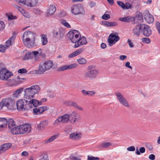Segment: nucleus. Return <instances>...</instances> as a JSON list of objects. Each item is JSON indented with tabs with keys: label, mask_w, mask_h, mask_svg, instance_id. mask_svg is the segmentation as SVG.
I'll use <instances>...</instances> for the list:
<instances>
[{
	"label": "nucleus",
	"mask_w": 160,
	"mask_h": 160,
	"mask_svg": "<svg viewBox=\"0 0 160 160\" xmlns=\"http://www.w3.org/2000/svg\"><path fill=\"white\" fill-rule=\"evenodd\" d=\"M35 36L30 31L25 32L22 36V40L24 45L27 47L32 48L35 44Z\"/></svg>",
	"instance_id": "obj_1"
},
{
	"label": "nucleus",
	"mask_w": 160,
	"mask_h": 160,
	"mask_svg": "<svg viewBox=\"0 0 160 160\" xmlns=\"http://www.w3.org/2000/svg\"><path fill=\"white\" fill-rule=\"evenodd\" d=\"M40 89V88L38 85H33L25 89L24 90V98L27 99L33 98L35 94H38L39 92Z\"/></svg>",
	"instance_id": "obj_2"
},
{
	"label": "nucleus",
	"mask_w": 160,
	"mask_h": 160,
	"mask_svg": "<svg viewBox=\"0 0 160 160\" xmlns=\"http://www.w3.org/2000/svg\"><path fill=\"white\" fill-rule=\"evenodd\" d=\"M52 62L50 60H47L40 63L37 72L38 74H43L46 71L50 70L53 65Z\"/></svg>",
	"instance_id": "obj_3"
},
{
	"label": "nucleus",
	"mask_w": 160,
	"mask_h": 160,
	"mask_svg": "<svg viewBox=\"0 0 160 160\" xmlns=\"http://www.w3.org/2000/svg\"><path fill=\"white\" fill-rule=\"evenodd\" d=\"M28 101L21 99L17 101L16 103L17 109L18 111H26L31 108L28 104Z\"/></svg>",
	"instance_id": "obj_4"
},
{
	"label": "nucleus",
	"mask_w": 160,
	"mask_h": 160,
	"mask_svg": "<svg viewBox=\"0 0 160 160\" xmlns=\"http://www.w3.org/2000/svg\"><path fill=\"white\" fill-rule=\"evenodd\" d=\"M92 66H89L87 68L88 71L86 72L84 76L86 78L94 79L96 78L98 73L97 70L92 68Z\"/></svg>",
	"instance_id": "obj_5"
},
{
	"label": "nucleus",
	"mask_w": 160,
	"mask_h": 160,
	"mask_svg": "<svg viewBox=\"0 0 160 160\" xmlns=\"http://www.w3.org/2000/svg\"><path fill=\"white\" fill-rule=\"evenodd\" d=\"M72 13L74 15L82 14L84 11V8L81 4H74L71 8Z\"/></svg>",
	"instance_id": "obj_6"
},
{
	"label": "nucleus",
	"mask_w": 160,
	"mask_h": 160,
	"mask_svg": "<svg viewBox=\"0 0 160 160\" xmlns=\"http://www.w3.org/2000/svg\"><path fill=\"white\" fill-rule=\"evenodd\" d=\"M78 31L74 30L70 31L67 33V36L69 39L73 43H78L79 39V35L78 34Z\"/></svg>",
	"instance_id": "obj_7"
},
{
	"label": "nucleus",
	"mask_w": 160,
	"mask_h": 160,
	"mask_svg": "<svg viewBox=\"0 0 160 160\" xmlns=\"http://www.w3.org/2000/svg\"><path fill=\"white\" fill-rule=\"evenodd\" d=\"M114 94L117 97V99L121 104L126 107L128 108L130 107L128 101L121 93L116 92Z\"/></svg>",
	"instance_id": "obj_8"
},
{
	"label": "nucleus",
	"mask_w": 160,
	"mask_h": 160,
	"mask_svg": "<svg viewBox=\"0 0 160 160\" xmlns=\"http://www.w3.org/2000/svg\"><path fill=\"white\" fill-rule=\"evenodd\" d=\"M117 34V32H114L109 35L108 39V42L109 46H112L119 40L120 39L119 37L116 35Z\"/></svg>",
	"instance_id": "obj_9"
},
{
	"label": "nucleus",
	"mask_w": 160,
	"mask_h": 160,
	"mask_svg": "<svg viewBox=\"0 0 160 160\" xmlns=\"http://www.w3.org/2000/svg\"><path fill=\"white\" fill-rule=\"evenodd\" d=\"M70 116L69 114H65L64 115L58 117L55 121L54 124L55 125H58L60 122L63 123H67L70 120Z\"/></svg>",
	"instance_id": "obj_10"
},
{
	"label": "nucleus",
	"mask_w": 160,
	"mask_h": 160,
	"mask_svg": "<svg viewBox=\"0 0 160 160\" xmlns=\"http://www.w3.org/2000/svg\"><path fill=\"white\" fill-rule=\"evenodd\" d=\"M70 116L69 122L72 124H75L80 119V115L75 112L73 111L69 114Z\"/></svg>",
	"instance_id": "obj_11"
},
{
	"label": "nucleus",
	"mask_w": 160,
	"mask_h": 160,
	"mask_svg": "<svg viewBox=\"0 0 160 160\" xmlns=\"http://www.w3.org/2000/svg\"><path fill=\"white\" fill-rule=\"evenodd\" d=\"M20 134H23L25 132H29L31 129V126L29 124H26L18 125Z\"/></svg>",
	"instance_id": "obj_12"
},
{
	"label": "nucleus",
	"mask_w": 160,
	"mask_h": 160,
	"mask_svg": "<svg viewBox=\"0 0 160 160\" xmlns=\"http://www.w3.org/2000/svg\"><path fill=\"white\" fill-rule=\"evenodd\" d=\"M12 74V72L8 71L5 68H2L0 71V77L2 78L3 80H7Z\"/></svg>",
	"instance_id": "obj_13"
},
{
	"label": "nucleus",
	"mask_w": 160,
	"mask_h": 160,
	"mask_svg": "<svg viewBox=\"0 0 160 160\" xmlns=\"http://www.w3.org/2000/svg\"><path fill=\"white\" fill-rule=\"evenodd\" d=\"M141 31L143 35L147 37H149L152 33V31L149 26L145 24H142V29Z\"/></svg>",
	"instance_id": "obj_14"
},
{
	"label": "nucleus",
	"mask_w": 160,
	"mask_h": 160,
	"mask_svg": "<svg viewBox=\"0 0 160 160\" xmlns=\"http://www.w3.org/2000/svg\"><path fill=\"white\" fill-rule=\"evenodd\" d=\"M32 54L33 55L35 61H39L42 60V59L43 58V56H44V54L42 52H39L38 51H34L32 52Z\"/></svg>",
	"instance_id": "obj_15"
},
{
	"label": "nucleus",
	"mask_w": 160,
	"mask_h": 160,
	"mask_svg": "<svg viewBox=\"0 0 160 160\" xmlns=\"http://www.w3.org/2000/svg\"><path fill=\"white\" fill-rule=\"evenodd\" d=\"M49 108L46 106L40 107L38 108H34L33 109L34 114L39 115L44 112L45 110L48 109Z\"/></svg>",
	"instance_id": "obj_16"
},
{
	"label": "nucleus",
	"mask_w": 160,
	"mask_h": 160,
	"mask_svg": "<svg viewBox=\"0 0 160 160\" xmlns=\"http://www.w3.org/2000/svg\"><path fill=\"white\" fill-rule=\"evenodd\" d=\"M77 67V64L75 63L72 64L68 65H64L58 69V71H63L68 69L74 68Z\"/></svg>",
	"instance_id": "obj_17"
},
{
	"label": "nucleus",
	"mask_w": 160,
	"mask_h": 160,
	"mask_svg": "<svg viewBox=\"0 0 160 160\" xmlns=\"http://www.w3.org/2000/svg\"><path fill=\"white\" fill-rule=\"evenodd\" d=\"M134 20L137 22L138 23L142 22L143 21L142 14L140 12H137L134 17H133Z\"/></svg>",
	"instance_id": "obj_18"
},
{
	"label": "nucleus",
	"mask_w": 160,
	"mask_h": 160,
	"mask_svg": "<svg viewBox=\"0 0 160 160\" xmlns=\"http://www.w3.org/2000/svg\"><path fill=\"white\" fill-rule=\"evenodd\" d=\"M142 29V24H138L136 26L133 30V34L137 37L140 35V33Z\"/></svg>",
	"instance_id": "obj_19"
},
{
	"label": "nucleus",
	"mask_w": 160,
	"mask_h": 160,
	"mask_svg": "<svg viewBox=\"0 0 160 160\" xmlns=\"http://www.w3.org/2000/svg\"><path fill=\"white\" fill-rule=\"evenodd\" d=\"M12 146V143H7L2 145L0 147V154L8 149Z\"/></svg>",
	"instance_id": "obj_20"
},
{
	"label": "nucleus",
	"mask_w": 160,
	"mask_h": 160,
	"mask_svg": "<svg viewBox=\"0 0 160 160\" xmlns=\"http://www.w3.org/2000/svg\"><path fill=\"white\" fill-rule=\"evenodd\" d=\"M87 43V42L86 38L84 37H82L81 38H79L78 42L77 44H75L74 45V47L77 48L79 47L80 46L86 44Z\"/></svg>",
	"instance_id": "obj_21"
},
{
	"label": "nucleus",
	"mask_w": 160,
	"mask_h": 160,
	"mask_svg": "<svg viewBox=\"0 0 160 160\" xmlns=\"http://www.w3.org/2000/svg\"><path fill=\"white\" fill-rule=\"evenodd\" d=\"M53 34L54 37H57L59 39L62 38L64 36L63 32L60 30L58 31L54 30L53 32Z\"/></svg>",
	"instance_id": "obj_22"
},
{
	"label": "nucleus",
	"mask_w": 160,
	"mask_h": 160,
	"mask_svg": "<svg viewBox=\"0 0 160 160\" xmlns=\"http://www.w3.org/2000/svg\"><path fill=\"white\" fill-rule=\"evenodd\" d=\"M144 18L145 20L149 23H152L154 21L153 16L149 13V12L146 13L144 15Z\"/></svg>",
	"instance_id": "obj_23"
},
{
	"label": "nucleus",
	"mask_w": 160,
	"mask_h": 160,
	"mask_svg": "<svg viewBox=\"0 0 160 160\" xmlns=\"http://www.w3.org/2000/svg\"><path fill=\"white\" fill-rule=\"evenodd\" d=\"M81 137V134L77 132L71 133L69 135L70 139L76 140L79 139Z\"/></svg>",
	"instance_id": "obj_24"
},
{
	"label": "nucleus",
	"mask_w": 160,
	"mask_h": 160,
	"mask_svg": "<svg viewBox=\"0 0 160 160\" xmlns=\"http://www.w3.org/2000/svg\"><path fill=\"white\" fill-rule=\"evenodd\" d=\"M84 51L82 48H80L70 54L68 56L69 58H73L81 54Z\"/></svg>",
	"instance_id": "obj_25"
},
{
	"label": "nucleus",
	"mask_w": 160,
	"mask_h": 160,
	"mask_svg": "<svg viewBox=\"0 0 160 160\" xmlns=\"http://www.w3.org/2000/svg\"><path fill=\"white\" fill-rule=\"evenodd\" d=\"M119 20L122 22H132L134 20L133 17L131 16H128L123 18H119Z\"/></svg>",
	"instance_id": "obj_26"
},
{
	"label": "nucleus",
	"mask_w": 160,
	"mask_h": 160,
	"mask_svg": "<svg viewBox=\"0 0 160 160\" xmlns=\"http://www.w3.org/2000/svg\"><path fill=\"white\" fill-rule=\"evenodd\" d=\"M15 39V36L14 35L12 36L6 42V45L4 46L8 48L14 42Z\"/></svg>",
	"instance_id": "obj_27"
},
{
	"label": "nucleus",
	"mask_w": 160,
	"mask_h": 160,
	"mask_svg": "<svg viewBox=\"0 0 160 160\" xmlns=\"http://www.w3.org/2000/svg\"><path fill=\"white\" fill-rule=\"evenodd\" d=\"M8 121L6 118H0V129L7 126Z\"/></svg>",
	"instance_id": "obj_28"
},
{
	"label": "nucleus",
	"mask_w": 160,
	"mask_h": 160,
	"mask_svg": "<svg viewBox=\"0 0 160 160\" xmlns=\"http://www.w3.org/2000/svg\"><path fill=\"white\" fill-rule=\"evenodd\" d=\"M56 9V7L54 5H51L49 9L48 10L47 15L49 16L50 15L53 14Z\"/></svg>",
	"instance_id": "obj_29"
},
{
	"label": "nucleus",
	"mask_w": 160,
	"mask_h": 160,
	"mask_svg": "<svg viewBox=\"0 0 160 160\" xmlns=\"http://www.w3.org/2000/svg\"><path fill=\"white\" fill-rule=\"evenodd\" d=\"M82 92L84 96L88 95L92 96L95 94V92L94 91H87L84 89L82 90Z\"/></svg>",
	"instance_id": "obj_30"
},
{
	"label": "nucleus",
	"mask_w": 160,
	"mask_h": 160,
	"mask_svg": "<svg viewBox=\"0 0 160 160\" xmlns=\"http://www.w3.org/2000/svg\"><path fill=\"white\" fill-rule=\"evenodd\" d=\"M10 100L9 99H2L1 101L3 107H6L8 108L11 109L10 105Z\"/></svg>",
	"instance_id": "obj_31"
},
{
	"label": "nucleus",
	"mask_w": 160,
	"mask_h": 160,
	"mask_svg": "<svg viewBox=\"0 0 160 160\" xmlns=\"http://www.w3.org/2000/svg\"><path fill=\"white\" fill-rule=\"evenodd\" d=\"M28 104L31 107V105L33 104L34 107H37L38 105H40V102L38 101L35 99H32L30 101H28Z\"/></svg>",
	"instance_id": "obj_32"
},
{
	"label": "nucleus",
	"mask_w": 160,
	"mask_h": 160,
	"mask_svg": "<svg viewBox=\"0 0 160 160\" xmlns=\"http://www.w3.org/2000/svg\"><path fill=\"white\" fill-rule=\"evenodd\" d=\"M40 36L42 45H45L47 44L48 42L47 36L45 34H42Z\"/></svg>",
	"instance_id": "obj_33"
},
{
	"label": "nucleus",
	"mask_w": 160,
	"mask_h": 160,
	"mask_svg": "<svg viewBox=\"0 0 160 160\" xmlns=\"http://www.w3.org/2000/svg\"><path fill=\"white\" fill-rule=\"evenodd\" d=\"M28 2L27 6H29L30 7H34L36 5L38 2V0H28Z\"/></svg>",
	"instance_id": "obj_34"
},
{
	"label": "nucleus",
	"mask_w": 160,
	"mask_h": 160,
	"mask_svg": "<svg viewBox=\"0 0 160 160\" xmlns=\"http://www.w3.org/2000/svg\"><path fill=\"white\" fill-rule=\"evenodd\" d=\"M10 129L11 132L13 134H20L18 126H15Z\"/></svg>",
	"instance_id": "obj_35"
},
{
	"label": "nucleus",
	"mask_w": 160,
	"mask_h": 160,
	"mask_svg": "<svg viewBox=\"0 0 160 160\" xmlns=\"http://www.w3.org/2000/svg\"><path fill=\"white\" fill-rule=\"evenodd\" d=\"M112 145L110 142H103L99 145V147L101 148H107Z\"/></svg>",
	"instance_id": "obj_36"
},
{
	"label": "nucleus",
	"mask_w": 160,
	"mask_h": 160,
	"mask_svg": "<svg viewBox=\"0 0 160 160\" xmlns=\"http://www.w3.org/2000/svg\"><path fill=\"white\" fill-rule=\"evenodd\" d=\"M8 121V127L9 129H10L16 125V123L12 119H9Z\"/></svg>",
	"instance_id": "obj_37"
},
{
	"label": "nucleus",
	"mask_w": 160,
	"mask_h": 160,
	"mask_svg": "<svg viewBox=\"0 0 160 160\" xmlns=\"http://www.w3.org/2000/svg\"><path fill=\"white\" fill-rule=\"evenodd\" d=\"M68 104L69 105H71L75 107L79 110L82 111V108L78 106L76 102L73 101H69L68 102Z\"/></svg>",
	"instance_id": "obj_38"
},
{
	"label": "nucleus",
	"mask_w": 160,
	"mask_h": 160,
	"mask_svg": "<svg viewBox=\"0 0 160 160\" xmlns=\"http://www.w3.org/2000/svg\"><path fill=\"white\" fill-rule=\"evenodd\" d=\"M48 124V122L46 121H43L38 125V127L40 129H42L45 128Z\"/></svg>",
	"instance_id": "obj_39"
},
{
	"label": "nucleus",
	"mask_w": 160,
	"mask_h": 160,
	"mask_svg": "<svg viewBox=\"0 0 160 160\" xmlns=\"http://www.w3.org/2000/svg\"><path fill=\"white\" fill-rule=\"evenodd\" d=\"M145 149L144 147H142L140 148L138 151V148L136 149V154L138 155H139L140 154V153H144L145 152Z\"/></svg>",
	"instance_id": "obj_40"
},
{
	"label": "nucleus",
	"mask_w": 160,
	"mask_h": 160,
	"mask_svg": "<svg viewBox=\"0 0 160 160\" xmlns=\"http://www.w3.org/2000/svg\"><path fill=\"white\" fill-rule=\"evenodd\" d=\"M23 90V88H21L19 89L16 90L15 92L13 93V95L16 97H17L20 95V93H21L22 92Z\"/></svg>",
	"instance_id": "obj_41"
},
{
	"label": "nucleus",
	"mask_w": 160,
	"mask_h": 160,
	"mask_svg": "<svg viewBox=\"0 0 160 160\" xmlns=\"http://www.w3.org/2000/svg\"><path fill=\"white\" fill-rule=\"evenodd\" d=\"M58 137V135H54L52 136L51 137L49 138L46 141V142L47 143H48L49 142H51L53 141L54 140L57 138Z\"/></svg>",
	"instance_id": "obj_42"
},
{
	"label": "nucleus",
	"mask_w": 160,
	"mask_h": 160,
	"mask_svg": "<svg viewBox=\"0 0 160 160\" xmlns=\"http://www.w3.org/2000/svg\"><path fill=\"white\" fill-rule=\"evenodd\" d=\"M77 61L80 64H84L87 63V60L83 58H81L77 59Z\"/></svg>",
	"instance_id": "obj_43"
},
{
	"label": "nucleus",
	"mask_w": 160,
	"mask_h": 160,
	"mask_svg": "<svg viewBox=\"0 0 160 160\" xmlns=\"http://www.w3.org/2000/svg\"><path fill=\"white\" fill-rule=\"evenodd\" d=\"M18 3L21 5H26L27 6L28 0H16Z\"/></svg>",
	"instance_id": "obj_44"
},
{
	"label": "nucleus",
	"mask_w": 160,
	"mask_h": 160,
	"mask_svg": "<svg viewBox=\"0 0 160 160\" xmlns=\"http://www.w3.org/2000/svg\"><path fill=\"white\" fill-rule=\"evenodd\" d=\"M61 23L67 28H70L71 26L65 20L62 19L61 20Z\"/></svg>",
	"instance_id": "obj_45"
},
{
	"label": "nucleus",
	"mask_w": 160,
	"mask_h": 160,
	"mask_svg": "<svg viewBox=\"0 0 160 160\" xmlns=\"http://www.w3.org/2000/svg\"><path fill=\"white\" fill-rule=\"evenodd\" d=\"M32 54V52H27L25 53V55L24 57V60H27L31 58V55Z\"/></svg>",
	"instance_id": "obj_46"
},
{
	"label": "nucleus",
	"mask_w": 160,
	"mask_h": 160,
	"mask_svg": "<svg viewBox=\"0 0 160 160\" xmlns=\"http://www.w3.org/2000/svg\"><path fill=\"white\" fill-rule=\"evenodd\" d=\"M118 23L115 22H108V27H114L117 26Z\"/></svg>",
	"instance_id": "obj_47"
},
{
	"label": "nucleus",
	"mask_w": 160,
	"mask_h": 160,
	"mask_svg": "<svg viewBox=\"0 0 160 160\" xmlns=\"http://www.w3.org/2000/svg\"><path fill=\"white\" fill-rule=\"evenodd\" d=\"M125 6L124 7L123 9H129L131 8H132V5L129 2H126L124 4Z\"/></svg>",
	"instance_id": "obj_48"
},
{
	"label": "nucleus",
	"mask_w": 160,
	"mask_h": 160,
	"mask_svg": "<svg viewBox=\"0 0 160 160\" xmlns=\"http://www.w3.org/2000/svg\"><path fill=\"white\" fill-rule=\"evenodd\" d=\"M142 41L143 42L146 43H149L151 42L150 39L148 38H144L142 39Z\"/></svg>",
	"instance_id": "obj_49"
},
{
	"label": "nucleus",
	"mask_w": 160,
	"mask_h": 160,
	"mask_svg": "<svg viewBox=\"0 0 160 160\" xmlns=\"http://www.w3.org/2000/svg\"><path fill=\"white\" fill-rule=\"evenodd\" d=\"M110 15L109 14H104L102 17V18L104 20H108L110 18Z\"/></svg>",
	"instance_id": "obj_50"
},
{
	"label": "nucleus",
	"mask_w": 160,
	"mask_h": 160,
	"mask_svg": "<svg viewBox=\"0 0 160 160\" xmlns=\"http://www.w3.org/2000/svg\"><path fill=\"white\" fill-rule=\"evenodd\" d=\"M23 15V16L26 18H29L30 17V15L29 13L28 12H27L26 11H25L24 10V11H23L21 13Z\"/></svg>",
	"instance_id": "obj_51"
},
{
	"label": "nucleus",
	"mask_w": 160,
	"mask_h": 160,
	"mask_svg": "<svg viewBox=\"0 0 160 160\" xmlns=\"http://www.w3.org/2000/svg\"><path fill=\"white\" fill-rule=\"evenodd\" d=\"M5 26L4 22L2 21H0V31L4 29Z\"/></svg>",
	"instance_id": "obj_52"
},
{
	"label": "nucleus",
	"mask_w": 160,
	"mask_h": 160,
	"mask_svg": "<svg viewBox=\"0 0 160 160\" xmlns=\"http://www.w3.org/2000/svg\"><path fill=\"white\" fill-rule=\"evenodd\" d=\"M18 72L21 74L25 73H27V71L26 69H20L18 70Z\"/></svg>",
	"instance_id": "obj_53"
},
{
	"label": "nucleus",
	"mask_w": 160,
	"mask_h": 160,
	"mask_svg": "<svg viewBox=\"0 0 160 160\" xmlns=\"http://www.w3.org/2000/svg\"><path fill=\"white\" fill-rule=\"evenodd\" d=\"M6 49V47L4 45L0 44V52H4Z\"/></svg>",
	"instance_id": "obj_54"
},
{
	"label": "nucleus",
	"mask_w": 160,
	"mask_h": 160,
	"mask_svg": "<svg viewBox=\"0 0 160 160\" xmlns=\"http://www.w3.org/2000/svg\"><path fill=\"white\" fill-rule=\"evenodd\" d=\"M14 7L15 8L18 9L21 13L24 11V9L19 6H18L16 4H14L13 5Z\"/></svg>",
	"instance_id": "obj_55"
},
{
	"label": "nucleus",
	"mask_w": 160,
	"mask_h": 160,
	"mask_svg": "<svg viewBox=\"0 0 160 160\" xmlns=\"http://www.w3.org/2000/svg\"><path fill=\"white\" fill-rule=\"evenodd\" d=\"M117 4L122 9H123L124 7L125 6L124 3L121 1H117Z\"/></svg>",
	"instance_id": "obj_56"
},
{
	"label": "nucleus",
	"mask_w": 160,
	"mask_h": 160,
	"mask_svg": "<svg viewBox=\"0 0 160 160\" xmlns=\"http://www.w3.org/2000/svg\"><path fill=\"white\" fill-rule=\"evenodd\" d=\"M88 160H95L99 159V158L98 157H95L92 156H88Z\"/></svg>",
	"instance_id": "obj_57"
},
{
	"label": "nucleus",
	"mask_w": 160,
	"mask_h": 160,
	"mask_svg": "<svg viewBox=\"0 0 160 160\" xmlns=\"http://www.w3.org/2000/svg\"><path fill=\"white\" fill-rule=\"evenodd\" d=\"M8 19L9 20H13L17 19V16H14L12 14L9 15H8Z\"/></svg>",
	"instance_id": "obj_58"
},
{
	"label": "nucleus",
	"mask_w": 160,
	"mask_h": 160,
	"mask_svg": "<svg viewBox=\"0 0 160 160\" xmlns=\"http://www.w3.org/2000/svg\"><path fill=\"white\" fill-rule=\"evenodd\" d=\"M39 160H48L47 155H43L41 156V158Z\"/></svg>",
	"instance_id": "obj_59"
},
{
	"label": "nucleus",
	"mask_w": 160,
	"mask_h": 160,
	"mask_svg": "<svg viewBox=\"0 0 160 160\" xmlns=\"http://www.w3.org/2000/svg\"><path fill=\"white\" fill-rule=\"evenodd\" d=\"M156 26L159 33L160 34V23L159 22H157L156 24Z\"/></svg>",
	"instance_id": "obj_60"
},
{
	"label": "nucleus",
	"mask_w": 160,
	"mask_h": 160,
	"mask_svg": "<svg viewBox=\"0 0 160 160\" xmlns=\"http://www.w3.org/2000/svg\"><path fill=\"white\" fill-rule=\"evenodd\" d=\"M127 149L129 151H134L135 150V148L134 146H132L128 148Z\"/></svg>",
	"instance_id": "obj_61"
},
{
	"label": "nucleus",
	"mask_w": 160,
	"mask_h": 160,
	"mask_svg": "<svg viewBox=\"0 0 160 160\" xmlns=\"http://www.w3.org/2000/svg\"><path fill=\"white\" fill-rule=\"evenodd\" d=\"M127 42L128 43L130 48H132L134 47V45L130 39H128V40Z\"/></svg>",
	"instance_id": "obj_62"
},
{
	"label": "nucleus",
	"mask_w": 160,
	"mask_h": 160,
	"mask_svg": "<svg viewBox=\"0 0 160 160\" xmlns=\"http://www.w3.org/2000/svg\"><path fill=\"white\" fill-rule=\"evenodd\" d=\"M148 158L150 160H154L155 159V157L154 154H151L149 155Z\"/></svg>",
	"instance_id": "obj_63"
},
{
	"label": "nucleus",
	"mask_w": 160,
	"mask_h": 160,
	"mask_svg": "<svg viewBox=\"0 0 160 160\" xmlns=\"http://www.w3.org/2000/svg\"><path fill=\"white\" fill-rule=\"evenodd\" d=\"M69 158L70 160H81L80 158H78L76 157H73L72 156H70Z\"/></svg>",
	"instance_id": "obj_64"
}]
</instances>
